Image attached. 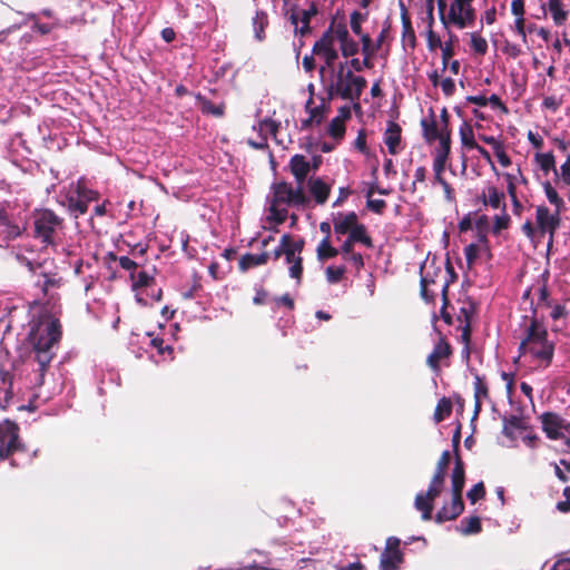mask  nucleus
I'll return each mask as SVG.
<instances>
[{
  "label": "nucleus",
  "mask_w": 570,
  "mask_h": 570,
  "mask_svg": "<svg viewBox=\"0 0 570 570\" xmlns=\"http://www.w3.org/2000/svg\"><path fill=\"white\" fill-rule=\"evenodd\" d=\"M556 345L549 340L546 325L537 317V309L530 317L529 325L524 328V337L519 344L520 355H531L539 361L544 367L550 366L554 356Z\"/></svg>",
  "instance_id": "obj_1"
},
{
  "label": "nucleus",
  "mask_w": 570,
  "mask_h": 570,
  "mask_svg": "<svg viewBox=\"0 0 570 570\" xmlns=\"http://www.w3.org/2000/svg\"><path fill=\"white\" fill-rule=\"evenodd\" d=\"M60 338L61 325L58 320L35 325L28 335V341L35 352V358L39 364V384L43 383L45 373L55 355L52 347Z\"/></svg>",
  "instance_id": "obj_2"
},
{
  "label": "nucleus",
  "mask_w": 570,
  "mask_h": 570,
  "mask_svg": "<svg viewBox=\"0 0 570 570\" xmlns=\"http://www.w3.org/2000/svg\"><path fill=\"white\" fill-rule=\"evenodd\" d=\"M30 220L31 237L41 248H57L65 234V219L50 208H36Z\"/></svg>",
  "instance_id": "obj_3"
},
{
  "label": "nucleus",
  "mask_w": 570,
  "mask_h": 570,
  "mask_svg": "<svg viewBox=\"0 0 570 570\" xmlns=\"http://www.w3.org/2000/svg\"><path fill=\"white\" fill-rule=\"evenodd\" d=\"M446 271L450 274L449 282H452L455 278L454 268L451 262L446 261ZM446 279H444L443 271L440 266L435 267L433 265L426 266L425 264L421 266V279H420V294L421 297L426 303H434L435 297L438 295V289L442 291V285Z\"/></svg>",
  "instance_id": "obj_4"
},
{
  "label": "nucleus",
  "mask_w": 570,
  "mask_h": 570,
  "mask_svg": "<svg viewBox=\"0 0 570 570\" xmlns=\"http://www.w3.org/2000/svg\"><path fill=\"white\" fill-rule=\"evenodd\" d=\"M272 202L288 207H305L309 198L304 193L302 186L295 188L287 181H278L272 185Z\"/></svg>",
  "instance_id": "obj_5"
},
{
  "label": "nucleus",
  "mask_w": 570,
  "mask_h": 570,
  "mask_svg": "<svg viewBox=\"0 0 570 570\" xmlns=\"http://www.w3.org/2000/svg\"><path fill=\"white\" fill-rule=\"evenodd\" d=\"M19 431L16 422L10 420L0 422V460L4 461L13 453L24 450L20 442Z\"/></svg>",
  "instance_id": "obj_6"
},
{
  "label": "nucleus",
  "mask_w": 570,
  "mask_h": 570,
  "mask_svg": "<svg viewBox=\"0 0 570 570\" xmlns=\"http://www.w3.org/2000/svg\"><path fill=\"white\" fill-rule=\"evenodd\" d=\"M317 12L316 3L311 1L307 9H301L297 4H291L289 8L285 10V16L294 26L295 32L304 37L311 33L312 28L309 22Z\"/></svg>",
  "instance_id": "obj_7"
},
{
  "label": "nucleus",
  "mask_w": 570,
  "mask_h": 570,
  "mask_svg": "<svg viewBox=\"0 0 570 570\" xmlns=\"http://www.w3.org/2000/svg\"><path fill=\"white\" fill-rule=\"evenodd\" d=\"M472 3L473 0H452L449 8L451 24L459 29L471 27L476 18Z\"/></svg>",
  "instance_id": "obj_8"
},
{
  "label": "nucleus",
  "mask_w": 570,
  "mask_h": 570,
  "mask_svg": "<svg viewBox=\"0 0 570 570\" xmlns=\"http://www.w3.org/2000/svg\"><path fill=\"white\" fill-rule=\"evenodd\" d=\"M401 540L389 537L380 556V570H400L404 563V553L400 549Z\"/></svg>",
  "instance_id": "obj_9"
},
{
  "label": "nucleus",
  "mask_w": 570,
  "mask_h": 570,
  "mask_svg": "<svg viewBox=\"0 0 570 570\" xmlns=\"http://www.w3.org/2000/svg\"><path fill=\"white\" fill-rule=\"evenodd\" d=\"M539 420L542 431L549 440L563 438V432H570V422L556 412H543Z\"/></svg>",
  "instance_id": "obj_10"
},
{
  "label": "nucleus",
  "mask_w": 570,
  "mask_h": 570,
  "mask_svg": "<svg viewBox=\"0 0 570 570\" xmlns=\"http://www.w3.org/2000/svg\"><path fill=\"white\" fill-rule=\"evenodd\" d=\"M560 213L556 210L554 214H551L549 208L544 205H540L535 210V220L538 230L541 235L546 233L549 234L548 247H550L553 243L554 234L560 227L561 218Z\"/></svg>",
  "instance_id": "obj_11"
},
{
  "label": "nucleus",
  "mask_w": 570,
  "mask_h": 570,
  "mask_svg": "<svg viewBox=\"0 0 570 570\" xmlns=\"http://www.w3.org/2000/svg\"><path fill=\"white\" fill-rule=\"evenodd\" d=\"M438 321V316H433V324H434V331L439 335V341L434 345L433 351L429 354L426 358L428 366L435 373L440 372V362L444 358H449L452 353V346L446 341V337L442 334L440 330L435 326V323Z\"/></svg>",
  "instance_id": "obj_12"
},
{
  "label": "nucleus",
  "mask_w": 570,
  "mask_h": 570,
  "mask_svg": "<svg viewBox=\"0 0 570 570\" xmlns=\"http://www.w3.org/2000/svg\"><path fill=\"white\" fill-rule=\"evenodd\" d=\"M443 485L433 483L429 484L426 492L417 493L415 497L414 505L415 509L422 512L423 520H430L432 518L433 501L441 494Z\"/></svg>",
  "instance_id": "obj_13"
},
{
  "label": "nucleus",
  "mask_w": 570,
  "mask_h": 570,
  "mask_svg": "<svg viewBox=\"0 0 570 570\" xmlns=\"http://www.w3.org/2000/svg\"><path fill=\"white\" fill-rule=\"evenodd\" d=\"M308 88L311 91V96L305 104V110H306V112H308V115L312 117V119H314L316 121V126H320L325 120V118L327 117V115L331 111L330 102L333 99V88L327 89V97L321 98V104L318 106H313L314 86L309 85Z\"/></svg>",
  "instance_id": "obj_14"
},
{
  "label": "nucleus",
  "mask_w": 570,
  "mask_h": 570,
  "mask_svg": "<svg viewBox=\"0 0 570 570\" xmlns=\"http://www.w3.org/2000/svg\"><path fill=\"white\" fill-rule=\"evenodd\" d=\"M345 68V63H340L337 80L335 85H331L328 89L333 88V97L338 96L344 100H360L363 91H356V86L352 85V82H344L343 80V70Z\"/></svg>",
  "instance_id": "obj_15"
},
{
  "label": "nucleus",
  "mask_w": 570,
  "mask_h": 570,
  "mask_svg": "<svg viewBox=\"0 0 570 570\" xmlns=\"http://www.w3.org/2000/svg\"><path fill=\"white\" fill-rule=\"evenodd\" d=\"M464 510L462 494L452 493V501L449 505H443L435 514V521L443 523L456 519Z\"/></svg>",
  "instance_id": "obj_16"
},
{
  "label": "nucleus",
  "mask_w": 570,
  "mask_h": 570,
  "mask_svg": "<svg viewBox=\"0 0 570 570\" xmlns=\"http://www.w3.org/2000/svg\"><path fill=\"white\" fill-rule=\"evenodd\" d=\"M399 7L402 21V42L407 43L411 49H414L416 46V36L412 26L409 10L402 0H399Z\"/></svg>",
  "instance_id": "obj_17"
},
{
  "label": "nucleus",
  "mask_w": 570,
  "mask_h": 570,
  "mask_svg": "<svg viewBox=\"0 0 570 570\" xmlns=\"http://www.w3.org/2000/svg\"><path fill=\"white\" fill-rule=\"evenodd\" d=\"M289 170L298 186L303 187L305 179L311 170V163L306 160L304 155L296 154L289 160Z\"/></svg>",
  "instance_id": "obj_18"
},
{
  "label": "nucleus",
  "mask_w": 570,
  "mask_h": 570,
  "mask_svg": "<svg viewBox=\"0 0 570 570\" xmlns=\"http://www.w3.org/2000/svg\"><path fill=\"white\" fill-rule=\"evenodd\" d=\"M26 232V227H20L11 220L8 210L0 218V240L10 242L20 237Z\"/></svg>",
  "instance_id": "obj_19"
},
{
  "label": "nucleus",
  "mask_w": 570,
  "mask_h": 570,
  "mask_svg": "<svg viewBox=\"0 0 570 570\" xmlns=\"http://www.w3.org/2000/svg\"><path fill=\"white\" fill-rule=\"evenodd\" d=\"M358 217L355 212H350L345 215L337 214L333 219V227L336 235H348L354 226L357 224Z\"/></svg>",
  "instance_id": "obj_20"
},
{
  "label": "nucleus",
  "mask_w": 570,
  "mask_h": 570,
  "mask_svg": "<svg viewBox=\"0 0 570 570\" xmlns=\"http://www.w3.org/2000/svg\"><path fill=\"white\" fill-rule=\"evenodd\" d=\"M307 185L315 202L323 205L330 196L331 186L320 177H311Z\"/></svg>",
  "instance_id": "obj_21"
},
{
  "label": "nucleus",
  "mask_w": 570,
  "mask_h": 570,
  "mask_svg": "<svg viewBox=\"0 0 570 570\" xmlns=\"http://www.w3.org/2000/svg\"><path fill=\"white\" fill-rule=\"evenodd\" d=\"M465 483V465L461 455L454 458V466L451 472L452 493L462 494Z\"/></svg>",
  "instance_id": "obj_22"
},
{
  "label": "nucleus",
  "mask_w": 570,
  "mask_h": 570,
  "mask_svg": "<svg viewBox=\"0 0 570 570\" xmlns=\"http://www.w3.org/2000/svg\"><path fill=\"white\" fill-rule=\"evenodd\" d=\"M401 132L402 128L397 122L392 120L387 122V128L384 134V142L391 155H396L399 153L397 147L401 142Z\"/></svg>",
  "instance_id": "obj_23"
},
{
  "label": "nucleus",
  "mask_w": 570,
  "mask_h": 570,
  "mask_svg": "<svg viewBox=\"0 0 570 570\" xmlns=\"http://www.w3.org/2000/svg\"><path fill=\"white\" fill-rule=\"evenodd\" d=\"M487 191V195L483 193L481 196L483 205H489L493 209H507L505 195L503 191L499 190L495 186H488Z\"/></svg>",
  "instance_id": "obj_24"
},
{
  "label": "nucleus",
  "mask_w": 570,
  "mask_h": 570,
  "mask_svg": "<svg viewBox=\"0 0 570 570\" xmlns=\"http://www.w3.org/2000/svg\"><path fill=\"white\" fill-rule=\"evenodd\" d=\"M269 259V253L263 252L261 254L246 253L239 258L238 268L240 272H247L250 268L266 265Z\"/></svg>",
  "instance_id": "obj_25"
},
{
  "label": "nucleus",
  "mask_w": 570,
  "mask_h": 570,
  "mask_svg": "<svg viewBox=\"0 0 570 570\" xmlns=\"http://www.w3.org/2000/svg\"><path fill=\"white\" fill-rule=\"evenodd\" d=\"M422 135L428 144H432L442 134V129L439 128L433 111H431L430 118H423L421 120Z\"/></svg>",
  "instance_id": "obj_26"
},
{
  "label": "nucleus",
  "mask_w": 570,
  "mask_h": 570,
  "mask_svg": "<svg viewBox=\"0 0 570 570\" xmlns=\"http://www.w3.org/2000/svg\"><path fill=\"white\" fill-rule=\"evenodd\" d=\"M285 261L289 265V276L297 281V283L301 282L302 275H303V258L302 256H298L296 253H294L291 248L286 247L285 253Z\"/></svg>",
  "instance_id": "obj_27"
},
{
  "label": "nucleus",
  "mask_w": 570,
  "mask_h": 570,
  "mask_svg": "<svg viewBox=\"0 0 570 570\" xmlns=\"http://www.w3.org/2000/svg\"><path fill=\"white\" fill-rule=\"evenodd\" d=\"M195 98L197 100L200 111L204 115H212L216 118H220L225 115L226 106L224 102H220L219 105H215L209 99H207L205 96H203L202 94H197L195 96Z\"/></svg>",
  "instance_id": "obj_28"
},
{
  "label": "nucleus",
  "mask_w": 570,
  "mask_h": 570,
  "mask_svg": "<svg viewBox=\"0 0 570 570\" xmlns=\"http://www.w3.org/2000/svg\"><path fill=\"white\" fill-rule=\"evenodd\" d=\"M450 462H451V453H450V451L445 450L442 452V454L436 463L435 472L431 479V481L433 483H438V484L444 487L446 470L449 468Z\"/></svg>",
  "instance_id": "obj_29"
},
{
  "label": "nucleus",
  "mask_w": 570,
  "mask_h": 570,
  "mask_svg": "<svg viewBox=\"0 0 570 570\" xmlns=\"http://www.w3.org/2000/svg\"><path fill=\"white\" fill-rule=\"evenodd\" d=\"M525 423L521 416L518 415H510L508 417H503V429L502 433L511 439L514 440V431L515 430H525Z\"/></svg>",
  "instance_id": "obj_30"
},
{
  "label": "nucleus",
  "mask_w": 570,
  "mask_h": 570,
  "mask_svg": "<svg viewBox=\"0 0 570 570\" xmlns=\"http://www.w3.org/2000/svg\"><path fill=\"white\" fill-rule=\"evenodd\" d=\"M534 161L539 165L540 169L547 175L551 170L558 176V169L556 167V158L554 155L549 153H537L534 155Z\"/></svg>",
  "instance_id": "obj_31"
},
{
  "label": "nucleus",
  "mask_w": 570,
  "mask_h": 570,
  "mask_svg": "<svg viewBox=\"0 0 570 570\" xmlns=\"http://www.w3.org/2000/svg\"><path fill=\"white\" fill-rule=\"evenodd\" d=\"M350 240L355 243H362L367 248L373 247V240L367 234L366 226L358 223L354 226V228L348 234Z\"/></svg>",
  "instance_id": "obj_32"
},
{
  "label": "nucleus",
  "mask_w": 570,
  "mask_h": 570,
  "mask_svg": "<svg viewBox=\"0 0 570 570\" xmlns=\"http://www.w3.org/2000/svg\"><path fill=\"white\" fill-rule=\"evenodd\" d=\"M451 413H452V402L450 399L443 396L442 399L439 400V402L435 406L433 420L435 421V423H440V422L444 421L446 417H449L451 415Z\"/></svg>",
  "instance_id": "obj_33"
},
{
  "label": "nucleus",
  "mask_w": 570,
  "mask_h": 570,
  "mask_svg": "<svg viewBox=\"0 0 570 570\" xmlns=\"http://www.w3.org/2000/svg\"><path fill=\"white\" fill-rule=\"evenodd\" d=\"M317 258L321 262L326 259L336 257L338 255V249L333 247L328 237H324L317 248H316Z\"/></svg>",
  "instance_id": "obj_34"
},
{
  "label": "nucleus",
  "mask_w": 570,
  "mask_h": 570,
  "mask_svg": "<svg viewBox=\"0 0 570 570\" xmlns=\"http://www.w3.org/2000/svg\"><path fill=\"white\" fill-rule=\"evenodd\" d=\"M459 135L461 139V144L463 147L468 149H472L473 147H478V142L474 139V132L471 124L464 121L459 129Z\"/></svg>",
  "instance_id": "obj_35"
},
{
  "label": "nucleus",
  "mask_w": 570,
  "mask_h": 570,
  "mask_svg": "<svg viewBox=\"0 0 570 570\" xmlns=\"http://www.w3.org/2000/svg\"><path fill=\"white\" fill-rule=\"evenodd\" d=\"M458 41V38L454 33L449 31V40L442 43L440 49L442 50V70L444 71L448 68L450 59L454 56V42Z\"/></svg>",
  "instance_id": "obj_36"
},
{
  "label": "nucleus",
  "mask_w": 570,
  "mask_h": 570,
  "mask_svg": "<svg viewBox=\"0 0 570 570\" xmlns=\"http://www.w3.org/2000/svg\"><path fill=\"white\" fill-rule=\"evenodd\" d=\"M268 26V17L264 11H257L253 18V28L257 40L262 41L265 38V28Z\"/></svg>",
  "instance_id": "obj_37"
},
{
  "label": "nucleus",
  "mask_w": 570,
  "mask_h": 570,
  "mask_svg": "<svg viewBox=\"0 0 570 570\" xmlns=\"http://www.w3.org/2000/svg\"><path fill=\"white\" fill-rule=\"evenodd\" d=\"M328 48H334V36H333V24L322 35V37L315 41L312 52L318 53Z\"/></svg>",
  "instance_id": "obj_38"
},
{
  "label": "nucleus",
  "mask_w": 570,
  "mask_h": 570,
  "mask_svg": "<svg viewBox=\"0 0 570 570\" xmlns=\"http://www.w3.org/2000/svg\"><path fill=\"white\" fill-rule=\"evenodd\" d=\"M88 206L85 200H82L79 196H69L67 198V207L70 214L75 216L77 219L80 215H83L88 210Z\"/></svg>",
  "instance_id": "obj_39"
},
{
  "label": "nucleus",
  "mask_w": 570,
  "mask_h": 570,
  "mask_svg": "<svg viewBox=\"0 0 570 570\" xmlns=\"http://www.w3.org/2000/svg\"><path fill=\"white\" fill-rule=\"evenodd\" d=\"M548 6L554 23L557 26L563 24L568 19V11L562 9L560 0H549Z\"/></svg>",
  "instance_id": "obj_40"
},
{
  "label": "nucleus",
  "mask_w": 570,
  "mask_h": 570,
  "mask_svg": "<svg viewBox=\"0 0 570 570\" xmlns=\"http://www.w3.org/2000/svg\"><path fill=\"white\" fill-rule=\"evenodd\" d=\"M436 140H439V147L435 148L434 155L449 158L451 153V130H442L441 136Z\"/></svg>",
  "instance_id": "obj_41"
},
{
  "label": "nucleus",
  "mask_w": 570,
  "mask_h": 570,
  "mask_svg": "<svg viewBox=\"0 0 570 570\" xmlns=\"http://www.w3.org/2000/svg\"><path fill=\"white\" fill-rule=\"evenodd\" d=\"M482 530L481 520L479 517H469L461 520V531L464 534L479 533Z\"/></svg>",
  "instance_id": "obj_42"
},
{
  "label": "nucleus",
  "mask_w": 570,
  "mask_h": 570,
  "mask_svg": "<svg viewBox=\"0 0 570 570\" xmlns=\"http://www.w3.org/2000/svg\"><path fill=\"white\" fill-rule=\"evenodd\" d=\"M511 224V218L505 210H501L500 215L493 217V225L491 232L493 235H500L503 229H508Z\"/></svg>",
  "instance_id": "obj_43"
},
{
  "label": "nucleus",
  "mask_w": 570,
  "mask_h": 570,
  "mask_svg": "<svg viewBox=\"0 0 570 570\" xmlns=\"http://www.w3.org/2000/svg\"><path fill=\"white\" fill-rule=\"evenodd\" d=\"M542 187L549 203L556 206V210L561 212L564 204L563 199L559 196L551 183L547 180L542 184Z\"/></svg>",
  "instance_id": "obj_44"
},
{
  "label": "nucleus",
  "mask_w": 570,
  "mask_h": 570,
  "mask_svg": "<svg viewBox=\"0 0 570 570\" xmlns=\"http://www.w3.org/2000/svg\"><path fill=\"white\" fill-rule=\"evenodd\" d=\"M449 286H450V282L449 281H445L442 285V307H441V317L442 320L444 321V323H446L448 325H452L453 323V317L452 315L448 312V305L450 304V299H449V296H448V293H449Z\"/></svg>",
  "instance_id": "obj_45"
},
{
  "label": "nucleus",
  "mask_w": 570,
  "mask_h": 570,
  "mask_svg": "<svg viewBox=\"0 0 570 570\" xmlns=\"http://www.w3.org/2000/svg\"><path fill=\"white\" fill-rule=\"evenodd\" d=\"M130 278L132 279L134 289L147 287L155 282V278L145 271L131 273Z\"/></svg>",
  "instance_id": "obj_46"
},
{
  "label": "nucleus",
  "mask_w": 570,
  "mask_h": 570,
  "mask_svg": "<svg viewBox=\"0 0 570 570\" xmlns=\"http://www.w3.org/2000/svg\"><path fill=\"white\" fill-rule=\"evenodd\" d=\"M346 128L345 122L341 121V119L333 118L328 125L327 132L328 135L336 140H341L344 138Z\"/></svg>",
  "instance_id": "obj_47"
},
{
  "label": "nucleus",
  "mask_w": 570,
  "mask_h": 570,
  "mask_svg": "<svg viewBox=\"0 0 570 570\" xmlns=\"http://www.w3.org/2000/svg\"><path fill=\"white\" fill-rule=\"evenodd\" d=\"M279 204H276L274 202H272L269 206V219L276 223L277 225L285 223L288 214L286 208H279Z\"/></svg>",
  "instance_id": "obj_48"
},
{
  "label": "nucleus",
  "mask_w": 570,
  "mask_h": 570,
  "mask_svg": "<svg viewBox=\"0 0 570 570\" xmlns=\"http://www.w3.org/2000/svg\"><path fill=\"white\" fill-rule=\"evenodd\" d=\"M470 37V46L474 50V52L481 56L485 55L488 51L487 40L476 32H472Z\"/></svg>",
  "instance_id": "obj_49"
},
{
  "label": "nucleus",
  "mask_w": 570,
  "mask_h": 570,
  "mask_svg": "<svg viewBox=\"0 0 570 570\" xmlns=\"http://www.w3.org/2000/svg\"><path fill=\"white\" fill-rule=\"evenodd\" d=\"M346 273L345 266H327L325 274L326 279L331 284H336L342 281L344 274Z\"/></svg>",
  "instance_id": "obj_50"
},
{
  "label": "nucleus",
  "mask_w": 570,
  "mask_h": 570,
  "mask_svg": "<svg viewBox=\"0 0 570 570\" xmlns=\"http://www.w3.org/2000/svg\"><path fill=\"white\" fill-rule=\"evenodd\" d=\"M344 82H352V85L356 86V91H363L367 85V81L362 76H355L352 70H347L345 73L343 72Z\"/></svg>",
  "instance_id": "obj_51"
},
{
  "label": "nucleus",
  "mask_w": 570,
  "mask_h": 570,
  "mask_svg": "<svg viewBox=\"0 0 570 570\" xmlns=\"http://www.w3.org/2000/svg\"><path fill=\"white\" fill-rule=\"evenodd\" d=\"M76 195L79 196L87 205L90 202H96L99 198V194L92 189H88L86 186L78 184L76 188Z\"/></svg>",
  "instance_id": "obj_52"
},
{
  "label": "nucleus",
  "mask_w": 570,
  "mask_h": 570,
  "mask_svg": "<svg viewBox=\"0 0 570 570\" xmlns=\"http://www.w3.org/2000/svg\"><path fill=\"white\" fill-rule=\"evenodd\" d=\"M468 499L472 504L476 503L479 500L485 497V487L482 481L478 482L470 489L466 493Z\"/></svg>",
  "instance_id": "obj_53"
},
{
  "label": "nucleus",
  "mask_w": 570,
  "mask_h": 570,
  "mask_svg": "<svg viewBox=\"0 0 570 570\" xmlns=\"http://www.w3.org/2000/svg\"><path fill=\"white\" fill-rule=\"evenodd\" d=\"M367 13L363 14L358 11H353L350 17L351 29L355 35H361L362 22L366 19Z\"/></svg>",
  "instance_id": "obj_54"
},
{
  "label": "nucleus",
  "mask_w": 570,
  "mask_h": 570,
  "mask_svg": "<svg viewBox=\"0 0 570 570\" xmlns=\"http://www.w3.org/2000/svg\"><path fill=\"white\" fill-rule=\"evenodd\" d=\"M340 47L342 56L345 58L355 56L360 50L358 43L352 38L347 39L346 42H343Z\"/></svg>",
  "instance_id": "obj_55"
},
{
  "label": "nucleus",
  "mask_w": 570,
  "mask_h": 570,
  "mask_svg": "<svg viewBox=\"0 0 570 570\" xmlns=\"http://www.w3.org/2000/svg\"><path fill=\"white\" fill-rule=\"evenodd\" d=\"M488 396H489V390H488L485 382L483 381V379L481 376L475 375L474 399L481 400L482 397H488Z\"/></svg>",
  "instance_id": "obj_56"
},
{
  "label": "nucleus",
  "mask_w": 570,
  "mask_h": 570,
  "mask_svg": "<svg viewBox=\"0 0 570 570\" xmlns=\"http://www.w3.org/2000/svg\"><path fill=\"white\" fill-rule=\"evenodd\" d=\"M316 56H320L325 61V67L332 68L335 60L338 58V53L335 48H328L326 50H323L318 53H315Z\"/></svg>",
  "instance_id": "obj_57"
},
{
  "label": "nucleus",
  "mask_w": 570,
  "mask_h": 570,
  "mask_svg": "<svg viewBox=\"0 0 570 570\" xmlns=\"http://www.w3.org/2000/svg\"><path fill=\"white\" fill-rule=\"evenodd\" d=\"M426 45L430 51H435L436 49L442 47V41L433 29L426 30Z\"/></svg>",
  "instance_id": "obj_58"
},
{
  "label": "nucleus",
  "mask_w": 570,
  "mask_h": 570,
  "mask_svg": "<svg viewBox=\"0 0 570 570\" xmlns=\"http://www.w3.org/2000/svg\"><path fill=\"white\" fill-rule=\"evenodd\" d=\"M479 255V246L470 244L464 248V256L469 267H472Z\"/></svg>",
  "instance_id": "obj_59"
},
{
  "label": "nucleus",
  "mask_w": 570,
  "mask_h": 570,
  "mask_svg": "<svg viewBox=\"0 0 570 570\" xmlns=\"http://www.w3.org/2000/svg\"><path fill=\"white\" fill-rule=\"evenodd\" d=\"M333 36L334 39L336 38L340 41V46L351 38L348 30L344 23H338L335 27H333Z\"/></svg>",
  "instance_id": "obj_60"
},
{
  "label": "nucleus",
  "mask_w": 570,
  "mask_h": 570,
  "mask_svg": "<svg viewBox=\"0 0 570 570\" xmlns=\"http://www.w3.org/2000/svg\"><path fill=\"white\" fill-rule=\"evenodd\" d=\"M494 154L498 158V161L502 167H509L511 165V159L508 156V154L504 150V145L501 142L499 146L495 147Z\"/></svg>",
  "instance_id": "obj_61"
},
{
  "label": "nucleus",
  "mask_w": 570,
  "mask_h": 570,
  "mask_svg": "<svg viewBox=\"0 0 570 570\" xmlns=\"http://www.w3.org/2000/svg\"><path fill=\"white\" fill-rule=\"evenodd\" d=\"M474 313V304L472 302H469L466 305L462 306L460 308V315L458 316L459 321L471 324V318Z\"/></svg>",
  "instance_id": "obj_62"
},
{
  "label": "nucleus",
  "mask_w": 570,
  "mask_h": 570,
  "mask_svg": "<svg viewBox=\"0 0 570 570\" xmlns=\"http://www.w3.org/2000/svg\"><path fill=\"white\" fill-rule=\"evenodd\" d=\"M366 207L373 213L381 215L386 207V202L384 199L367 198Z\"/></svg>",
  "instance_id": "obj_63"
},
{
  "label": "nucleus",
  "mask_w": 570,
  "mask_h": 570,
  "mask_svg": "<svg viewBox=\"0 0 570 570\" xmlns=\"http://www.w3.org/2000/svg\"><path fill=\"white\" fill-rule=\"evenodd\" d=\"M557 181L562 183L566 186H570V166L568 164H562L560 166V170H558Z\"/></svg>",
  "instance_id": "obj_64"
}]
</instances>
